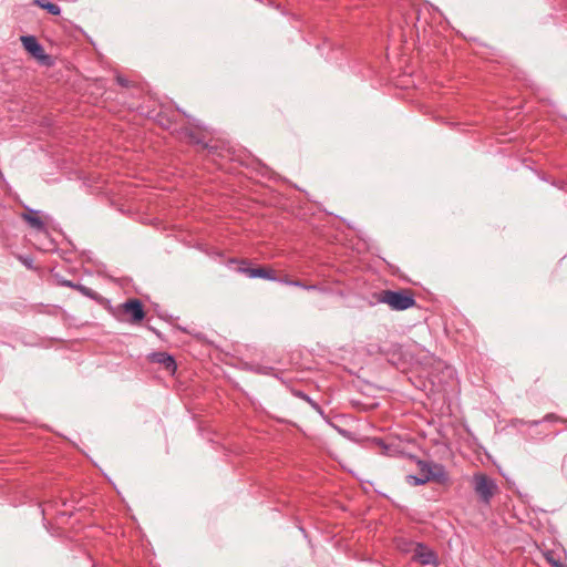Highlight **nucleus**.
I'll use <instances>...</instances> for the list:
<instances>
[{
  "label": "nucleus",
  "instance_id": "nucleus-1",
  "mask_svg": "<svg viewBox=\"0 0 567 567\" xmlns=\"http://www.w3.org/2000/svg\"><path fill=\"white\" fill-rule=\"evenodd\" d=\"M378 301L389 305L392 310L402 311L414 306L415 299L404 291L382 290Z\"/></svg>",
  "mask_w": 567,
  "mask_h": 567
},
{
  "label": "nucleus",
  "instance_id": "nucleus-2",
  "mask_svg": "<svg viewBox=\"0 0 567 567\" xmlns=\"http://www.w3.org/2000/svg\"><path fill=\"white\" fill-rule=\"evenodd\" d=\"M473 485L475 493L485 504H489L491 499L498 489L495 480L483 473L474 475Z\"/></svg>",
  "mask_w": 567,
  "mask_h": 567
},
{
  "label": "nucleus",
  "instance_id": "nucleus-3",
  "mask_svg": "<svg viewBox=\"0 0 567 567\" xmlns=\"http://www.w3.org/2000/svg\"><path fill=\"white\" fill-rule=\"evenodd\" d=\"M417 467L420 475L429 476L430 481L443 483L446 481V472L442 464L419 460Z\"/></svg>",
  "mask_w": 567,
  "mask_h": 567
},
{
  "label": "nucleus",
  "instance_id": "nucleus-4",
  "mask_svg": "<svg viewBox=\"0 0 567 567\" xmlns=\"http://www.w3.org/2000/svg\"><path fill=\"white\" fill-rule=\"evenodd\" d=\"M412 551V558L419 561L421 565L437 566L439 561L436 554L426 545L416 543Z\"/></svg>",
  "mask_w": 567,
  "mask_h": 567
},
{
  "label": "nucleus",
  "instance_id": "nucleus-5",
  "mask_svg": "<svg viewBox=\"0 0 567 567\" xmlns=\"http://www.w3.org/2000/svg\"><path fill=\"white\" fill-rule=\"evenodd\" d=\"M124 313L131 316V322H140L144 319L145 312L138 299H128L121 306Z\"/></svg>",
  "mask_w": 567,
  "mask_h": 567
},
{
  "label": "nucleus",
  "instance_id": "nucleus-6",
  "mask_svg": "<svg viewBox=\"0 0 567 567\" xmlns=\"http://www.w3.org/2000/svg\"><path fill=\"white\" fill-rule=\"evenodd\" d=\"M21 42L23 48L32 54L35 59L44 58V50L42 45L39 43L35 37L33 35H22Z\"/></svg>",
  "mask_w": 567,
  "mask_h": 567
},
{
  "label": "nucleus",
  "instance_id": "nucleus-7",
  "mask_svg": "<svg viewBox=\"0 0 567 567\" xmlns=\"http://www.w3.org/2000/svg\"><path fill=\"white\" fill-rule=\"evenodd\" d=\"M239 271L247 275L249 278H262L270 281H279L274 270L264 267L258 268H239Z\"/></svg>",
  "mask_w": 567,
  "mask_h": 567
},
{
  "label": "nucleus",
  "instance_id": "nucleus-8",
  "mask_svg": "<svg viewBox=\"0 0 567 567\" xmlns=\"http://www.w3.org/2000/svg\"><path fill=\"white\" fill-rule=\"evenodd\" d=\"M152 361L164 365L168 371L176 370V362L172 355L166 352H155L152 354Z\"/></svg>",
  "mask_w": 567,
  "mask_h": 567
},
{
  "label": "nucleus",
  "instance_id": "nucleus-9",
  "mask_svg": "<svg viewBox=\"0 0 567 567\" xmlns=\"http://www.w3.org/2000/svg\"><path fill=\"white\" fill-rule=\"evenodd\" d=\"M38 210L28 209L27 214L22 215V218L34 229L41 231L44 230V223L38 217Z\"/></svg>",
  "mask_w": 567,
  "mask_h": 567
},
{
  "label": "nucleus",
  "instance_id": "nucleus-10",
  "mask_svg": "<svg viewBox=\"0 0 567 567\" xmlns=\"http://www.w3.org/2000/svg\"><path fill=\"white\" fill-rule=\"evenodd\" d=\"M279 282H281L284 285H287V286H293V287L302 288L305 290H319V291H323V289L320 288L317 285H307V284H305V282H302L300 280H293V279H290L288 277L280 278Z\"/></svg>",
  "mask_w": 567,
  "mask_h": 567
},
{
  "label": "nucleus",
  "instance_id": "nucleus-11",
  "mask_svg": "<svg viewBox=\"0 0 567 567\" xmlns=\"http://www.w3.org/2000/svg\"><path fill=\"white\" fill-rule=\"evenodd\" d=\"M33 3L42 9H45L49 13L53 16H59L61 13V8L52 2L47 0H34Z\"/></svg>",
  "mask_w": 567,
  "mask_h": 567
},
{
  "label": "nucleus",
  "instance_id": "nucleus-12",
  "mask_svg": "<svg viewBox=\"0 0 567 567\" xmlns=\"http://www.w3.org/2000/svg\"><path fill=\"white\" fill-rule=\"evenodd\" d=\"M75 290H78L80 293H82L83 296H85L92 300L97 301L101 299V296L96 291L92 290L91 288H89L84 285L78 284Z\"/></svg>",
  "mask_w": 567,
  "mask_h": 567
},
{
  "label": "nucleus",
  "instance_id": "nucleus-13",
  "mask_svg": "<svg viewBox=\"0 0 567 567\" xmlns=\"http://www.w3.org/2000/svg\"><path fill=\"white\" fill-rule=\"evenodd\" d=\"M406 482L412 486H420V485H424L427 482H430V477L422 476V475H408Z\"/></svg>",
  "mask_w": 567,
  "mask_h": 567
},
{
  "label": "nucleus",
  "instance_id": "nucleus-14",
  "mask_svg": "<svg viewBox=\"0 0 567 567\" xmlns=\"http://www.w3.org/2000/svg\"><path fill=\"white\" fill-rule=\"evenodd\" d=\"M116 81L117 83L121 85V86H124V87H127L130 86V81L125 78H123L122 75H117L116 76Z\"/></svg>",
  "mask_w": 567,
  "mask_h": 567
},
{
  "label": "nucleus",
  "instance_id": "nucleus-15",
  "mask_svg": "<svg viewBox=\"0 0 567 567\" xmlns=\"http://www.w3.org/2000/svg\"><path fill=\"white\" fill-rule=\"evenodd\" d=\"M20 260L24 266H27V268L31 269L33 267V260L30 257H20Z\"/></svg>",
  "mask_w": 567,
  "mask_h": 567
},
{
  "label": "nucleus",
  "instance_id": "nucleus-16",
  "mask_svg": "<svg viewBox=\"0 0 567 567\" xmlns=\"http://www.w3.org/2000/svg\"><path fill=\"white\" fill-rule=\"evenodd\" d=\"M60 284H61L62 286L70 287V288H73V289H75V288H76V285H78V284H74V282H72V281H70V280H62V281H60Z\"/></svg>",
  "mask_w": 567,
  "mask_h": 567
},
{
  "label": "nucleus",
  "instance_id": "nucleus-17",
  "mask_svg": "<svg viewBox=\"0 0 567 567\" xmlns=\"http://www.w3.org/2000/svg\"><path fill=\"white\" fill-rule=\"evenodd\" d=\"M547 560H548L551 565H554V566H558V561H557V560H555L554 558H551V557L547 556Z\"/></svg>",
  "mask_w": 567,
  "mask_h": 567
},
{
  "label": "nucleus",
  "instance_id": "nucleus-18",
  "mask_svg": "<svg viewBox=\"0 0 567 567\" xmlns=\"http://www.w3.org/2000/svg\"><path fill=\"white\" fill-rule=\"evenodd\" d=\"M554 419H555L554 414H547L544 420L545 421H550V420H554Z\"/></svg>",
  "mask_w": 567,
  "mask_h": 567
}]
</instances>
